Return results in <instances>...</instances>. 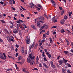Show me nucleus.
<instances>
[{
	"instance_id": "obj_44",
	"label": "nucleus",
	"mask_w": 73,
	"mask_h": 73,
	"mask_svg": "<svg viewBox=\"0 0 73 73\" xmlns=\"http://www.w3.org/2000/svg\"><path fill=\"white\" fill-rule=\"evenodd\" d=\"M9 23H10V24H11L12 25H13V22L11 21H9Z\"/></svg>"
},
{
	"instance_id": "obj_9",
	"label": "nucleus",
	"mask_w": 73,
	"mask_h": 73,
	"mask_svg": "<svg viewBox=\"0 0 73 73\" xmlns=\"http://www.w3.org/2000/svg\"><path fill=\"white\" fill-rule=\"evenodd\" d=\"M43 65L46 68H48V66L45 63H43Z\"/></svg>"
},
{
	"instance_id": "obj_17",
	"label": "nucleus",
	"mask_w": 73,
	"mask_h": 73,
	"mask_svg": "<svg viewBox=\"0 0 73 73\" xmlns=\"http://www.w3.org/2000/svg\"><path fill=\"white\" fill-rule=\"evenodd\" d=\"M33 61L32 60L31 62H30V64L31 65H33Z\"/></svg>"
},
{
	"instance_id": "obj_1",
	"label": "nucleus",
	"mask_w": 73,
	"mask_h": 73,
	"mask_svg": "<svg viewBox=\"0 0 73 73\" xmlns=\"http://www.w3.org/2000/svg\"><path fill=\"white\" fill-rule=\"evenodd\" d=\"M35 56H32L31 54H29V56L27 58V61L28 63H30L31 61H32V60H34L35 59Z\"/></svg>"
},
{
	"instance_id": "obj_48",
	"label": "nucleus",
	"mask_w": 73,
	"mask_h": 73,
	"mask_svg": "<svg viewBox=\"0 0 73 73\" xmlns=\"http://www.w3.org/2000/svg\"><path fill=\"white\" fill-rule=\"evenodd\" d=\"M21 53H23L24 52V50H23V49L21 50Z\"/></svg>"
},
{
	"instance_id": "obj_30",
	"label": "nucleus",
	"mask_w": 73,
	"mask_h": 73,
	"mask_svg": "<svg viewBox=\"0 0 73 73\" xmlns=\"http://www.w3.org/2000/svg\"><path fill=\"white\" fill-rule=\"evenodd\" d=\"M0 21H1V22L2 23H5L4 21L3 20H1Z\"/></svg>"
},
{
	"instance_id": "obj_62",
	"label": "nucleus",
	"mask_w": 73,
	"mask_h": 73,
	"mask_svg": "<svg viewBox=\"0 0 73 73\" xmlns=\"http://www.w3.org/2000/svg\"><path fill=\"white\" fill-rule=\"evenodd\" d=\"M21 25V24H18L17 25L19 27H20V25Z\"/></svg>"
},
{
	"instance_id": "obj_58",
	"label": "nucleus",
	"mask_w": 73,
	"mask_h": 73,
	"mask_svg": "<svg viewBox=\"0 0 73 73\" xmlns=\"http://www.w3.org/2000/svg\"><path fill=\"white\" fill-rule=\"evenodd\" d=\"M10 40L11 41H13V42H14V40L12 38H10Z\"/></svg>"
},
{
	"instance_id": "obj_60",
	"label": "nucleus",
	"mask_w": 73,
	"mask_h": 73,
	"mask_svg": "<svg viewBox=\"0 0 73 73\" xmlns=\"http://www.w3.org/2000/svg\"><path fill=\"white\" fill-rule=\"evenodd\" d=\"M68 73H71V72L70 71V70H67Z\"/></svg>"
},
{
	"instance_id": "obj_49",
	"label": "nucleus",
	"mask_w": 73,
	"mask_h": 73,
	"mask_svg": "<svg viewBox=\"0 0 73 73\" xmlns=\"http://www.w3.org/2000/svg\"><path fill=\"white\" fill-rule=\"evenodd\" d=\"M60 22H61V24H64V21H60Z\"/></svg>"
},
{
	"instance_id": "obj_51",
	"label": "nucleus",
	"mask_w": 73,
	"mask_h": 73,
	"mask_svg": "<svg viewBox=\"0 0 73 73\" xmlns=\"http://www.w3.org/2000/svg\"><path fill=\"white\" fill-rule=\"evenodd\" d=\"M56 65L58 67V68H59L60 67V66L59 65L58 63H56Z\"/></svg>"
},
{
	"instance_id": "obj_27",
	"label": "nucleus",
	"mask_w": 73,
	"mask_h": 73,
	"mask_svg": "<svg viewBox=\"0 0 73 73\" xmlns=\"http://www.w3.org/2000/svg\"><path fill=\"white\" fill-rule=\"evenodd\" d=\"M62 72L63 73H66L64 69H62Z\"/></svg>"
},
{
	"instance_id": "obj_43",
	"label": "nucleus",
	"mask_w": 73,
	"mask_h": 73,
	"mask_svg": "<svg viewBox=\"0 0 73 73\" xmlns=\"http://www.w3.org/2000/svg\"><path fill=\"white\" fill-rule=\"evenodd\" d=\"M44 61H47V60L46 58H45V57L44 58Z\"/></svg>"
},
{
	"instance_id": "obj_41",
	"label": "nucleus",
	"mask_w": 73,
	"mask_h": 73,
	"mask_svg": "<svg viewBox=\"0 0 73 73\" xmlns=\"http://www.w3.org/2000/svg\"><path fill=\"white\" fill-rule=\"evenodd\" d=\"M0 4H1L2 5H3L4 4V2L3 1L0 2Z\"/></svg>"
},
{
	"instance_id": "obj_64",
	"label": "nucleus",
	"mask_w": 73,
	"mask_h": 73,
	"mask_svg": "<svg viewBox=\"0 0 73 73\" xmlns=\"http://www.w3.org/2000/svg\"><path fill=\"white\" fill-rule=\"evenodd\" d=\"M17 23H18V24H19L20 23V21H17Z\"/></svg>"
},
{
	"instance_id": "obj_59",
	"label": "nucleus",
	"mask_w": 73,
	"mask_h": 73,
	"mask_svg": "<svg viewBox=\"0 0 73 73\" xmlns=\"http://www.w3.org/2000/svg\"><path fill=\"white\" fill-rule=\"evenodd\" d=\"M21 16L22 17H24V16L23 14L21 15Z\"/></svg>"
},
{
	"instance_id": "obj_22",
	"label": "nucleus",
	"mask_w": 73,
	"mask_h": 73,
	"mask_svg": "<svg viewBox=\"0 0 73 73\" xmlns=\"http://www.w3.org/2000/svg\"><path fill=\"white\" fill-rule=\"evenodd\" d=\"M56 67V66L55 65H54V64L52 62V68H55Z\"/></svg>"
},
{
	"instance_id": "obj_32",
	"label": "nucleus",
	"mask_w": 73,
	"mask_h": 73,
	"mask_svg": "<svg viewBox=\"0 0 73 73\" xmlns=\"http://www.w3.org/2000/svg\"><path fill=\"white\" fill-rule=\"evenodd\" d=\"M15 67L16 68V69H19V68H18V67H17V64H15Z\"/></svg>"
},
{
	"instance_id": "obj_55",
	"label": "nucleus",
	"mask_w": 73,
	"mask_h": 73,
	"mask_svg": "<svg viewBox=\"0 0 73 73\" xmlns=\"http://www.w3.org/2000/svg\"><path fill=\"white\" fill-rule=\"evenodd\" d=\"M19 21H20V22H21L22 23H24V21H22L21 20L19 19Z\"/></svg>"
},
{
	"instance_id": "obj_40",
	"label": "nucleus",
	"mask_w": 73,
	"mask_h": 73,
	"mask_svg": "<svg viewBox=\"0 0 73 73\" xmlns=\"http://www.w3.org/2000/svg\"><path fill=\"white\" fill-rule=\"evenodd\" d=\"M42 56L43 57H45V55L44 54V52H42Z\"/></svg>"
},
{
	"instance_id": "obj_28",
	"label": "nucleus",
	"mask_w": 73,
	"mask_h": 73,
	"mask_svg": "<svg viewBox=\"0 0 73 73\" xmlns=\"http://www.w3.org/2000/svg\"><path fill=\"white\" fill-rule=\"evenodd\" d=\"M31 27H32V28L34 29H36V28H35V25H31Z\"/></svg>"
},
{
	"instance_id": "obj_10",
	"label": "nucleus",
	"mask_w": 73,
	"mask_h": 73,
	"mask_svg": "<svg viewBox=\"0 0 73 73\" xmlns=\"http://www.w3.org/2000/svg\"><path fill=\"white\" fill-rule=\"evenodd\" d=\"M59 65H62V63H63V60H61L60 61H59Z\"/></svg>"
},
{
	"instance_id": "obj_56",
	"label": "nucleus",
	"mask_w": 73,
	"mask_h": 73,
	"mask_svg": "<svg viewBox=\"0 0 73 73\" xmlns=\"http://www.w3.org/2000/svg\"><path fill=\"white\" fill-rule=\"evenodd\" d=\"M49 32H48H48H47V33H46V34L47 35H49Z\"/></svg>"
},
{
	"instance_id": "obj_47",
	"label": "nucleus",
	"mask_w": 73,
	"mask_h": 73,
	"mask_svg": "<svg viewBox=\"0 0 73 73\" xmlns=\"http://www.w3.org/2000/svg\"><path fill=\"white\" fill-rule=\"evenodd\" d=\"M15 46L16 47V48H19V46L17 44H16L15 45Z\"/></svg>"
},
{
	"instance_id": "obj_50",
	"label": "nucleus",
	"mask_w": 73,
	"mask_h": 73,
	"mask_svg": "<svg viewBox=\"0 0 73 73\" xmlns=\"http://www.w3.org/2000/svg\"><path fill=\"white\" fill-rule=\"evenodd\" d=\"M48 56L49 58H51V55H50V54H49V55H48Z\"/></svg>"
},
{
	"instance_id": "obj_29",
	"label": "nucleus",
	"mask_w": 73,
	"mask_h": 73,
	"mask_svg": "<svg viewBox=\"0 0 73 73\" xmlns=\"http://www.w3.org/2000/svg\"><path fill=\"white\" fill-rule=\"evenodd\" d=\"M72 14V11H71L70 13H69V16H71Z\"/></svg>"
},
{
	"instance_id": "obj_42",
	"label": "nucleus",
	"mask_w": 73,
	"mask_h": 73,
	"mask_svg": "<svg viewBox=\"0 0 73 73\" xmlns=\"http://www.w3.org/2000/svg\"><path fill=\"white\" fill-rule=\"evenodd\" d=\"M24 53L25 54H27V50H25Z\"/></svg>"
},
{
	"instance_id": "obj_38",
	"label": "nucleus",
	"mask_w": 73,
	"mask_h": 73,
	"mask_svg": "<svg viewBox=\"0 0 73 73\" xmlns=\"http://www.w3.org/2000/svg\"><path fill=\"white\" fill-rule=\"evenodd\" d=\"M64 13V11H62L61 12V14L62 15H63Z\"/></svg>"
},
{
	"instance_id": "obj_35",
	"label": "nucleus",
	"mask_w": 73,
	"mask_h": 73,
	"mask_svg": "<svg viewBox=\"0 0 73 73\" xmlns=\"http://www.w3.org/2000/svg\"><path fill=\"white\" fill-rule=\"evenodd\" d=\"M53 62L52 61H50V64L51 66V67H52V63H53Z\"/></svg>"
},
{
	"instance_id": "obj_5",
	"label": "nucleus",
	"mask_w": 73,
	"mask_h": 73,
	"mask_svg": "<svg viewBox=\"0 0 73 73\" xmlns=\"http://www.w3.org/2000/svg\"><path fill=\"white\" fill-rule=\"evenodd\" d=\"M39 22H41V23H43V21H41V20H40V21H38L37 22V26L39 27H40V24Z\"/></svg>"
},
{
	"instance_id": "obj_53",
	"label": "nucleus",
	"mask_w": 73,
	"mask_h": 73,
	"mask_svg": "<svg viewBox=\"0 0 73 73\" xmlns=\"http://www.w3.org/2000/svg\"><path fill=\"white\" fill-rule=\"evenodd\" d=\"M56 27H57L56 26H52V28L53 29V28H56Z\"/></svg>"
},
{
	"instance_id": "obj_18",
	"label": "nucleus",
	"mask_w": 73,
	"mask_h": 73,
	"mask_svg": "<svg viewBox=\"0 0 73 73\" xmlns=\"http://www.w3.org/2000/svg\"><path fill=\"white\" fill-rule=\"evenodd\" d=\"M66 65L68 66V67H69L70 68L72 66L71 65H70V64H69V63H67Z\"/></svg>"
},
{
	"instance_id": "obj_24",
	"label": "nucleus",
	"mask_w": 73,
	"mask_h": 73,
	"mask_svg": "<svg viewBox=\"0 0 73 73\" xmlns=\"http://www.w3.org/2000/svg\"><path fill=\"white\" fill-rule=\"evenodd\" d=\"M38 66L40 68H42V65H41V64L40 63H39V65Z\"/></svg>"
},
{
	"instance_id": "obj_15",
	"label": "nucleus",
	"mask_w": 73,
	"mask_h": 73,
	"mask_svg": "<svg viewBox=\"0 0 73 73\" xmlns=\"http://www.w3.org/2000/svg\"><path fill=\"white\" fill-rule=\"evenodd\" d=\"M60 31L61 33H62L63 34L64 33V32H65V31H64V29H61V30H60Z\"/></svg>"
},
{
	"instance_id": "obj_61",
	"label": "nucleus",
	"mask_w": 73,
	"mask_h": 73,
	"mask_svg": "<svg viewBox=\"0 0 73 73\" xmlns=\"http://www.w3.org/2000/svg\"><path fill=\"white\" fill-rule=\"evenodd\" d=\"M10 37L11 38H13V39H14V38L13 37V36H10Z\"/></svg>"
},
{
	"instance_id": "obj_16",
	"label": "nucleus",
	"mask_w": 73,
	"mask_h": 73,
	"mask_svg": "<svg viewBox=\"0 0 73 73\" xmlns=\"http://www.w3.org/2000/svg\"><path fill=\"white\" fill-rule=\"evenodd\" d=\"M3 54L4 56V59L5 60H6L7 59V56H6V55H5V53H3Z\"/></svg>"
},
{
	"instance_id": "obj_26",
	"label": "nucleus",
	"mask_w": 73,
	"mask_h": 73,
	"mask_svg": "<svg viewBox=\"0 0 73 73\" xmlns=\"http://www.w3.org/2000/svg\"><path fill=\"white\" fill-rule=\"evenodd\" d=\"M30 5L33 6H35V4L32 3H31L29 4Z\"/></svg>"
},
{
	"instance_id": "obj_12",
	"label": "nucleus",
	"mask_w": 73,
	"mask_h": 73,
	"mask_svg": "<svg viewBox=\"0 0 73 73\" xmlns=\"http://www.w3.org/2000/svg\"><path fill=\"white\" fill-rule=\"evenodd\" d=\"M38 7H39V8H40V9H41L42 7V6L40 4H38L37 5Z\"/></svg>"
},
{
	"instance_id": "obj_37",
	"label": "nucleus",
	"mask_w": 73,
	"mask_h": 73,
	"mask_svg": "<svg viewBox=\"0 0 73 73\" xmlns=\"http://www.w3.org/2000/svg\"><path fill=\"white\" fill-rule=\"evenodd\" d=\"M19 35H21V30H19Z\"/></svg>"
},
{
	"instance_id": "obj_63",
	"label": "nucleus",
	"mask_w": 73,
	"mask_h": 73,
	"mask_svg": "<svg viewBox=\"0 0 73 73\" xmlns=\"http://www.w3.org/2000/svg\"><path fill=\"white\" fill-rule=\"evenodd\" d=\"M32 50V49H31L30 48H29V52H31V50Z\"/></svg>"
},
{
	"instance_id": "obj_2",
	"label": "nucleus",
	"mask_w": 73,
	"mask_h": 73,
	"mask_svg": "<svg viewBox=\"0 0 73 73\" xmlns=\"http://www.w3.org/2000/svg\"><path fill=\"white\" fill-rule=\"evenodd\" d=\"M26 38H27L26 40V42L27 44H30V41H30V39H31V37L29 36L28 37V36H27Z\"/></svg>"
},
{
	"instance_id": "obj_20",
	"label": "nucleus",
	"mask_w": 73,
	"mask_h": 73,
	"mask_svg": "<svg viewBox=\"0 0 73 73\" xmlns=\"http://www.w3.org/2000/svg\"><path fill=\"white\" fill-rule=\"evenodd\" d=\"M50 41L51 43H52V39L51 38H50Z\"/></svg>"
},
{
	"instance_id": "obj_33",
	"label": "nucleus",
	"mask_w": 73,
	"mask_h": 73,
	"mask_svg": "<svg viewBox=\"0 0 73 73\" xmlns=\"http://www.w3.org/2000/svg\"><path fill=\"white\" fill-rule=\"evenodd\" d=\"M51 2H52V3H55V1H54L53 0H51Z\"/></svg>"
},
{
	"instance_id": "obj_31",
	"label": "nucleus",
	"mask_w": 73,
	"mask_h": 73,
	"mask_svg": "<svg viewBox=\"0 0 73 73\" xmlns=\"http://www.w3.org/2000/svg\"><path fill=\"white\" fill-rule=\"evenodd\" d=\"M16 62L17 63H18V64H20L21 65H22V64H23V63L21 62Z\"/></svg>"
},
{
	"instance_id": "obj_8",
	"label": "nucleus",
	"mask_w": 73,
	"mask_h": 73,
	"mask_svg": "<svg viewBox=\"0 0 73 73\" xmlns=\"http://www.w3.org/2000/svg\"><path fill=\"white\" fill-rule=\"evenodd\" d=\"M46 26V24H44L42 26V27H41L40 28V30H41L42 29H43L44 28V27H45Z\"/></svg>"
},
{
	"instance_id": "obj_13",
	"label": "nucleus",
	"mask_w": 73,
	"mask_h": 73,
	"mask_svg": "<svg viewBox=\"0 0 73 73\" xmlns=\"http://www.w3.org/2000/svg\"><path fill=\"white\" fill-rule=\"evenodd\" d=\"M10 70H13L11 68H9L7 70V71L8 72H10Z\"/></svg>"
},
{
	"instance_id": "obj_4",
	"label": "nucleus",
	"mask_w": 73,
	"mask_h": 73,
	"mask_svg": "<svg viewBox=\"0 0 73 73\" xmlns=\"http://www.w3.org/2000/svg\"><path fill=\"white\" fill-rule=\"evenodd\" d=\"M35 44V43L33 42L32 45H30L29 47V49H32V48H33L34 47Z\"/></svg>"
},
{
	"instance_id": "obj_39",
	"label": "nucleus",
	"mask_w": 73,
	"mask_h": 73,
	"mask_svg": "<svg viewBox=\"0 0 73 73\" xmlns=\"http://www.w3.org/2000/svg\"><path fill=\"white\" fill-rule=\"evenodd\" d=\"M66 31H67L68 33H71V32H70V31L69 30H68V29H66Z\"/></svg>"
},
{
	"instance_id": "obj_34",
	"label": "nucleus",
	"mask_w": 73,
	"mask_h": 73,
	"mask_svg": "<svg viewBox=\"0 0 73 73\" xmlns=\"http://www.w3.org/2000/svg\"><path fill=\"white\" fill-rule=\"evenodd\" d=\"M67 16L65 15V16H64V19H65V20H66L67 19Z\"/></svg>"
},
{
	"instance_id": "obj_6",
	"label": "nucleus",
	"mask_w": 73,
	"mask_h": 73,
	"mask_svg": "<svg viewBox=\"0 0 73 73\" xmlns=\"http://www.w3.org/2000/svg\"><path fill=\"white\" fill-rule=\"evenodd\" d=\"M39 19L40 20L44 21V17H42V16H40V17Z\"/></svg>"
},
{
	"instance_id": "obj_3",
	"label": "nucleus",
	"mask_w": 73,
	"mask_h": 73,
	"mask_svg": "<svg viewBox=\"0 0 73 73\" xmlns=\"http://www.w3.org/2000/svg\"><path fill=\"white\" fill-rule=\"evenodd\" d=\"M18 32H19V29H15L13 31V33H15V34H16V33H18Z\"/></svg>"
},
{
	"instance_id": "obj_45",
	"label": "nucleus",
	"mask_w": 73,
	"mask_h": 73,
	"mask_svg": "<svg viewBox=\"0 0 73 73\" xmlns=\"http://www.w3.org/2000/svg\"><path fill=\"white\" fill-rule=\"evenodd\" d=\"M70 43H69V41H68V40H67V45H69V44Z\"/></svg>"
},
{
	"instance_id": "obj_21",
	"label": "nucleus",
	"mask_w": 73,
	"mask_h": 73,
	"mask_svg": "<svg viewBox=\"0 0 73 73\" xmlns=\"http://www.w3.org/2000/svg\"><path fill=\"white\" fill-rule=\"evenodd\" d=\"M21 59H23V58H22V56H21L19 57L18 60H21Z\"/></svg>"
},
{
	"instance_id": "obj_46",
	"label": "nucleus",
	"mask_w": 73,
	"mask_h": 73,
	"mask_svg": "<svg viewBox=\"0 0 73 73\" xmlns=\"http://www.w3.org/2000/svg\"><path fill=\"white\" fill-rule=\"evenodd\" d=\"M23 72H25V73H27V71H26L25 69H23Z\"/></svg>"
},
{
	"instance_id": "obj_25",
	"label": "nucleus",
	"mask_w": 73,
	"mask_h": 73,
	"mask_svg": "<svg viewBox=\"0 0 73 73\" xmlns=\"http://www.w3.org/2000/svg\"><path fill=\"white\" fill-rule=\"evenodd\" d=\"M7 39L9 41L10 40V41H11V38L9 36H8L7 37Z\"/></svg>"
},
{
	"instance_id": "obj_14",
	"label": "nucleus",
	"mask_w": 73,
	"mask_h": 73,
	"mask_svg": "<svg viewBox=\"0 0 73 73\" xmlns=\"http://www.w3.org/2000/svg\"><path fill=\"white\" fill-rule=\"evenodd\" d=\"M55 17L54 16L53 17V18L52 19V22H54V20H55Z\"/></svg>"
},
{
	"instance_id": "obj_52",
	"label": "nucleus",
	"mask_w": 73,
	"mask_h": 73,
	"mask_svg": "<svg viewBox=\"0 0 73 73\" xmlns=\"http://www.w3.org/2000/svg\"><path fill=\"white\" fill-rule=\"evenodd\" d=\"M53 5L54 6V7H55V6H56L55 3H53Z\"/></svg>"
},
{
	"instance_id": "obj_36",
	"label": "nucleus",
	"mask_w": 73,
	"mask_h": 73,
	"mask_svg": "<svg viewBox=\"0 0 73 73\" xmlns=\"http://www.w3.org/2000/svg\"><path fill=\"white\" fill-rule=\"evenodd\" d=\"M46 40L45 39H43L42 40L41 42L42 43L44 42V41H45Z\"/></svg>"
},
{
	"instance_id": "obj_23",
	"label": "nucleus",
	"mask_w": 73,
	"mask_h": 73,
	"mask_svg": "<svg viewBox=\"0 0 73 73\" xmlns=\"http://www.w3.org/2000/svg\"><path fill=\"white\" fill-rule=\"evenodd\" d=\"M64 53H65L66 54H68L69 52L68 51H66V50H64Z\"/></svg>"
},
{
	"instance_id": "obj_57",
	"label": "nucleus",
	"mask_w": 73,
	"mask_h": 73,
	"mask_svg": "<svg viewBox=\"0 0 73 73\" xmlns=\"http://www.w3.org/2000/svg\"><path fill=\"white\" fill-rule=\"evenodd\" d=\"M44 50L45 52L46 53H47V49H45Z\"/></svg>"
},
{
	"instance_id": "obj_7",
	"label": "nucleus",
	"mask_w": 73,
	"mask_h": 73,
	"mask_svg": "<svg viewBox=\"0 0 73 73\" xmlns=\"http://www.w3.org/2000/svg\"><path fill=\"white\" fill-rule=\"evenodd\" d=\"M63 62L64 63V64H66V65H67V63H66L67 62V61H68V60H66L64 58H63Z\"/></svg>"
},
{
	"instance_id": "obj_11",
	"label": "nucleus",
	"mask_w": 73,
	"mask_h": 73,
	"mask_svg": "<svg viewBox=\"0 0 73 73\" xmlns=\"http://www.w3.org/2000/svg\"><path fill=\"white\" fill-rule=\"evenodd\" d=\"M2 56L0 55V58L1 59V60H5L4 59V56L3 55H2Z\"/></svg>"
},
{
	"instance_id": "obj_54",
	"label": "nucleus",
	"mask_w": 73,
	"mask_h": 73,
	"mask_svg": "<svg viewBox=\"0 0 73 73\" xmlns=\"http://www.w3.org/2000/svg\"><path fill=\"white\" fill-rule=\"evenodd\" d=\"M34 48H35V49H37V44H36Z\"/></svg>"
},
{
	"instance_id": "obj_19",
	"label": "nucleus",
	"mask_w": 73,
	"mask_h": 73,
	"mask_svg": "<svg viewBox=\"0 0 73 73\" xmlns=\"http://www.w3.org/2000/svg\"><path fill=\"white\" fill-rule=\"evenodd\" d=\"M4 31H5L7 33V34H9V32H8V31H7V30L6 29H5L4 30Z\"/></svg>"
}]
</instances>
